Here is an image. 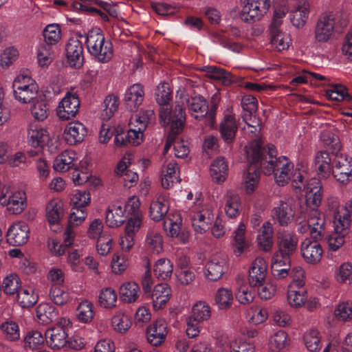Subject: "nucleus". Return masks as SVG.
I'll use <instances>...</instances> for the list:
<instances>
[{
	"mask_svg": "<svg viewBox=\"0 0 352 352\" xmlns=\"http://www.w3.org/2000/svg\"><path fill=\"white\" fill-rule=\"evenodd\" d=\"M38 87H34L28 90L13 91L15 99L20 103L28 104L34 101L38 98Z\"/></svg>",
	"mask_w": 352,
	"mask_h": 352,
	"instance_id": "obj_61",
	"label": "nucleus"
},
{
	"mask_svg": "<svg viewBox=\"0 0 352 352\" xmlns=\"http://www.w3.org/2000/svg\"><path fill=\"white\" fill-rule=\"evenodd\" d=\"M144 91L142 85L134 84L126 91L124 100L126 107L130 111L135 110L143 102Z\"/></svg>",
	"mask_w": 352,
	"mask_h": 352,
	"instance_id": "obj_28",
	"label": "nucleus"
},
{
	"mask_svg": "<svg viewBox=\"0 0 352 352\" xmlns=\"http://www.w3.org/2000/svg\"><path fill=\"white\" fill-rule=\"evenodd\" d=\"M352 221V199L345 203L342 208V214L338 217L336 229L339 231L346 232L349 230Z\"/></svg>",
	"mask_w": 352,
	"mask_h": 352,
	"instance_id": "obj_46",
	"label": "nucleus"
},
{
	"mask_svg": "<svg viewBox=\"0 0 352 352\" xmlns=\"http://www.w3.org/2000/svg\"><path fill=\"white\" fill-rule=\"evenodd\" d=\"M179 168L176 162L172 160L163 165L161 172V183L164 188L169 189L179 183Z\"/></svg>",
	"mask_w": 352,
	"mask_h": 352,
	"instance_id": "obj_23",
	"label": "nucleus"
},
{
	"mask_svg": "<svg viewBox=\"0 0 352 352\" xmlns=\"http://www.w3.org/2000/svg\"><path fill=\"white\" fill-rule=\"evenodd\" d=\"M87 134L86 126L79 121L69 122L63 132L65 142L71 146L82 142Z\"/></svg>",
	"mask_w": 352,
	"mask_h": 352,
	"instance_id": "obj_13",
	"label": "nucleus"
},
{
	"mask_svg": "<svg viewBox=\"0 0 352 352\" xmlns=\"http://www.w3.org/2000/svg\"><path fill=\"white\" fill-rule=\"evenodd\" d=\"M164 239L160 231L155 228H149L145 234L144 245L149 252L160 254L163 250Z\"/></svg>",
	"mask_w": 352,
	"mask_h": 352,
	"instance_id": "obj_26",
	"label": "nucleus"
},
{
	"mask_svg": "<svg viewBox=\"0 0 352 352\" xmlns=\"http://www.w3.org/2000/svg\"><path fill=\"white\" fill-rule=\"evenodd\" d=\"M304 342L310 352H318L321 349L322 343L320 333L317 330L310 329L304 335Z\"/></svg>",
	"mask_w": 352,
	"mask_h": 352,
	"instance_id": "obj_53",
	"label": "nucleus"
},
{
	"mask_svg": "<svg viewBox=\"0 0 352 352\" xmlns=\"http://www.w3.org/2000/svg\"><path fill=\"white\" fill-rule=\"evenodd\" d=\"M224 210L226 215L231 219L239 216L241 206V198L239 195L232 191H228L224 195Z\"/></svg>",
	"mask_w": 352,
	"mask_h": 352,
	"instance_id": "obj_39",
	"label": "nucleus"
},
{
	"mask_svg": "<svg viewBox=\"0 0 352 352\" xmlns=\"http://www.w3.org/2000/svg\"><path fill=\"white\" fill-rule=\"evenodd\" d=\"M303 213L302 201L292 196L284 197L272 210V218L281 226H288L295 217L298 223H302L301 215Z\"/></svg>",
	"mask_w": 352,
	"mask_h": 352,
	"instance_id": "obj_2",
	"label": "nucleus"
},
{
	"mask_svg": "<svg viewBox=\"0 0 352 352\" xmlns=\"http://www.w3.org/2000/svg\"><path fill=\"white\" fill-rule=\"evenodd\" d=\"M241 18L245 22L259 21L270 7V0H241Z\"/></svg>",
	"mask_w": 352,
	"mask_h": 352,
	"instance_id": "obj_7",
	"label": "nucleus"
},
{
	"mask_svg": "<svg viewBox=\"0 0 352 352\" xmlns=\"http://www.w3.org/2000/svg\"><path fill=\"white\" fill-rule=\"evenodd\" d=\"M289 344L287 334L282 330L276 331L270 339V348L273 352H280Z\"/></svg>",
	"mask_w": 352,
	"mask_h": 352,
	"instance_id": "obj_59",
	"label": "nucleus"
},
{
	"mask_svg": "<svg viewBox=\"0 0 352 352\" xmlns=\"http://www.w3.org/2000/svg\"><path fill=\"white\" fill-rule=\"evenodd\" d=\"M36 317L41 324H47L56 320L58 312L50 303H41L36 310Z\"/></svg>",
	"mask_w": 352,
	"mask_h": 352,
	"instance_id": "obj_43",
	"label": "nucleus"
},
{
	"mask_svg": "<svg viewBox=\"0 0 352 352\" xmlns=\"http://www.w3.org/2000/svg\"><path fill=\"white\" fill-rule=\"evenodd\" d=\"M211 316V309L209 305L204 301L196 302L192 308V314L190 318L202 322L208 320Z\"/></svg>",
	"mask_w": 352,
	"mask_h": 352,
	"instance_id": "obj_49",
	"label": "nucleus"
},
{
	"mask_svg": "<svg viewBox=\"0 0 352 352\" xmlns=\"http://www.w3.org/2000/svg\"><path fill=\"white\" fill-rule=\"evenodd\" d=\"M32 103L30 111L32 116L39 121L45 120L50 112L47 102L44 100L37 98L34 101H32Z\"/></svg>",
	"mask_w": 352,
	"mask_h": 352,
	"instance_id": "obj_52",
	"label": "nucleus"
},
{
	"mask_svg": "<svg viewBox=\"0 0 352 352\" xmlns=\"http://www.w3.org/2000/svg\"><path fill=\"white\" fill-rule=\"evenodd\" d=\"M119 98L113 94L108 95L103 101V109L101 117L103 120H109L119 107Z\"/></svg>",
	"mask_w": 352,
	"mask_h": 352,
	"instance_id": "obj_51",
	"label": "nucleus"
},
{
	"mask_svg": "<svg viewBox=\"0 0 352 352\" xmlns=\"http://www.w3.org/2000/svg\"><path fill=\"white\" fill-rule=\"evenodd\" d=\"M66 56L72 67L79 68L84 61L83 47L77 38H71L66 45Z\"/></svg>",
	"mask_w": 352,
	"mask_h": 352,
	"instance_id": "obj_17",
	"label": "nucleus"
},
{
	"mask_svg": "<svg viewBox=\"0 0 352 352\" xmlns=\"http://www.w3.org/2000/svg\"><path fill=\"white\" fill-rule=\"evenodd\" d=\"M147 340L153 346H159L165 341L167 335V324L160 319L147 328Z\"/></svg>",
	"mask_w": 352,
	"mask_h": 352,
	"instance_id": "obj_24",
	"label": "nucleus"
},
{
	"mask_svg": "<svg viewBox=\"0 0 352 352\" xmlns=\"http://www.w3.org/2000/svg\"><path fill=\"white\" fill-rule=\"evenodd\" d=\"M302 223L298 228V231L304 233L309 230L311 236L316 240H320L324 234L325 221L323 216L318 210H304L301 215Z\"/></svg>",
	"mask_w": 352,
	"mask_h": 352,
	"instance_id": "obj_6",
	"label": "nucleus"
},
{
	"mask_svg": "<svg viewBox=\"0 0 352 352\" xmlns=\"http://www.w3.org/2000/svg\"><path fill=\"white\" fill-rule=\"evenodd\" d=\"M246 155H248L247 153ZM247 158L250 163V166L245 177V189L247 193H252L255 190L259 182L260 172L258 167H260V162H252L248 155H247Z\"/></svg>",
	"mask_w": 352,
	"mask_h": 352,
	"instance_id": "obj_38",
	"label": "nucleus"
},
{
	"mask_svg": "<svg viewBox=\"0 0 352 352\" xmlns=\"http://www.w3.org/2000/svg\"><path fill=\"white\" fill-rule=\"evenodd\" d=\"M77 160V154L73 150H65L58 155L54 161V170L60 172H66L75 165Z\"/></svg>",
	"mask_w": 352,
	"mask_h": 352,
	"instance_id": "obj_34",
	"label": "nucleus"
},
{
	"mask_svg": "<svg viewBox=\"0 0 352 352\" xmlns=\"http://www.w3.org/2000/svg\"><path fill=\"white\" fill-rule=\"evenodd\" d=\"M274 228L272 223L265 221L263 223L256 236L258 245L264 252H269L273 246Z\"/></svg>",
	"mask_w": 352,
	"mask_h": 352,
	"instance_id": "obj_33",
	"label": "nucleus"
},
{
	"mask_svg": "<svg viewBox=\"0 0 352 352\" xmlns=\"http://www.w3.org/2000/svg\"><path fill=\"white\" fill-rule=\"evenodd\" d=\"M326 95L329 99L335 101H349L351 99L346 87L340 84L331 85L326 91Z\"/></svg>",
	"mask_w": 352,
	"mask_h": 352,
	"instance_id": "obj_57",
	"label": "nucleus"
},
{
	"mask_svg": "<svg viewBox=\"0 0 352 352\" xmlns=\"http://www.w3.org/2000/svg\"><path fill=\"white\" fill-rule=\"evenodd\" d=\"M168 205L166 197L162 194H158L153 199L150 206V217L155 221H160L168 212Z\"/></svg>",
	"mask_w": 352,
	"mask_h": 352,
	"instance_id": "obj_37",
	"label": "nucleus"
},
{
	"mask_svg": "<svg viewBox=\"0 0 352 352\" xmlns=\"http://www.w3.org/2000/svg\"><path fill=\"white\" fill-rule=\"evenodd\" d=\"M76 316L78 319L84 323L90 322L94 315V305L87 300H82L77 307Z\"/></svg>",
	"mask_w": 352,
	"mask_h": 352,
	"instance_id": "obj_54",
	"label": "nucleus"
},
{
	"mask_svg": "<svg viewBox=\"0 0 352 352\" xmlns=\"http://www.w3.org/2000/svg\"><path fill=\"white\" fill-rule=\"evenodd\" d=\"M332 24L331 16L324 14L318 19L314 30V38L317 42L326 43L330 40L335 31Z\"/></svg>",
	"mask_w": 352,
	"mask_h": 352,
	"instance_id": "obj_20",
	"label": "nucleus"
},
{
	"mask_svg": "<svg viewBox=\"0 0 352 352\" xmlns=\"http://www.w3.org/2000/svg\"><path fill=\"white\" fill-rule=\"evenodd\" d=\"M335 170L332 173L335 179L341 184H346L352 179V158L344 154L337 155L334 161Z\"/></svg>",
	"mask_w": 352,
	"mask_h": 352,
	"instance_id": "obj_9",
	"label": "nucleus"
},
{
	"mask_svg": "<svg viewBox=\"0 0 352 352\" xmlns=\"http://www.w3.org/2000/svg\"><path fill=\"white\" fill-rule=\"evenodd\" d=\"M118 295L111 287H105L100 290L98 296V304L104 309H111L116 307Z\"/></svg>",
	"mask_w": 352,
	"mask_h": 352,
	"instance_id": "obj_47",
	"label": "nucleus"
},
{
	"mask_svg": "<svg viewBox=\"0 0 352 352\" xmlns=\"http://www.w3.org/2000/svg\"><path fill=\"white\" fill-rule=\"evenodd\" d=\"M38 296L32 288H23L17 293V302L24 308H29L36 303Z\"/></svg>",
	"mask_w": 352,
	"mask_h": 352,
	"instance_id": "obj_56",
	"label": "nucleus"
},
{
	"mask_svg": "<svg viewBox=\"0 0 352 352\" xmlns=\"http://www.w3.org/2000/svg\"><path fill=\"white\" fill-rule=\"evenodd\" d=\"M119 292L122 301L132 303L135 302L139 298L140 288L135 282H127L120 286Z\"/></svg>",
	"mask_w": 352,
	"mask_h": 352,
	"instance_id": "obj_42",
	"label": "nucleus"
},
{
	"mask_svg": "<svg viewBox=\"0 0 352 352\" xmlns=\"http://www.w3.org/2000/svg\"><path fill=\"white\" fill-rule=\"evenodd\" d=\"M267 270V264L263 258H256L249 270L248 282L251 287H259L264 283Z\"/></svg>",
	"mask_w": 352,
	"mask_h": 352,
	"instance_id": "obj_16",
	"label": "nucleus"
},
{
	"mask_svg": "<svg viewBox=\"0 0 352 352\" xmlns=\"http://www.w3.org/2000/svg\"><path fill=\"white\" fill-rule=\"evenodd\" d=\"M75 236V230L70 227H67L64 232V243L63 244L54 239L48 241V247L50 252L57 256L63 254L66 251V248L73 243Z\"/></svg>",
	"mask_w": 352,
	"mask_h": 352,
	"instance_id": "obj_36",
	"label": "nucleus"
},
{
	"mask_svg": "<svg viewBox=\"0 0 352 352\" xmlns=\"http://www.w3.org/2000/svg\"><path fill=\"white\" fill-rule=\"evenodd\" d=\"M227 270L228 264L226 258L215 255L206 263L204 276L210 281H217L222 278Z\"/></svg>",
	"mask_w": 352,
	"mask_h": 352,
	"instance_id": "obj_11",
	"label": "nucleus"
},
{
	"mask_svg": "<svg viewBox=\"0 0 352 352\" xmlns=\"http://www.w3.org/2000/svg\"><path fill=\"white\" fill-rule=\"evenodd\" d=\"M318 240L311 241L305 239L300 245V251L305 261L310 264L318 263L322 258L323 250L318 242Z\"/></svg>",
	"mask_w": 352,
	"mask_h": 352,
	"instance_id": "obj_15",
	"label": "nucleus"
},
{
	"mask_svg": "<svg viewBox=\"0 0 352 352\" xmlns=\"http://www.w3.org/2000/svg\"><path fill=\"white\" fill-rule=\"evenodd\" d=\"M314 166L320 177H328L333 168L329 153L324 151H318L315 156Z\"/></svg>",
	"mask_w": 352,
	"mask_h": 352,
	"instance_id": "obj_32",
	"label": "nucleus"
},
{
	"mask_svg": "<svg viewBox=\"0 0 352 352\" xmlns=\"http://www.w3.org/2000/svg\"><path fill=\"white\" fill-rule=\"evenodd\" d=\"M179 102L184 107L186 103L190 115L195 119L204 118L208 111V105L206 100L201 96L181 98Z\"/></svg>",
	"mask_w": 352,
	"mask_h": 352,
	"instance_id": "obj_18",
	"label": "nucleus"
},
{
	"mask_svg": "<svg viewBox=\"0 0 352 352\" xmlns=\"http://www.w3.org/2000/svg\"><path fill=\"white\" fill-rule=\"evenodd\" d=\"M335 316L342 321H349L352 319V301L346 300L340 302L334 311Z\"/></svg>",
	"mask_w": 352,
	"mask_h": 352,
	"instance_id": "obj_64",
	"label": "nucleus"
},
{
	"mask_svg": "<svg viewBox=\"0 0 352 352\" xmlns=\"http://www.w3.org/2000/svg\"><path fill=\"white\" fill-rule=\"evenodd\" d=\"M26 195L23 190H16L8 196L0 197V203L7 207V210L14 214H20L25 208Z\"/></svg>",
	"mask_w": 352,
	"mask_h": 352,
	"instance_id": "obj_14",
	"label": "nucleus"
},
{
	"mask_svg": "<svg viewBox=\"0 0 352 352\" xmlns=\"http://www.w3.org/2000/svg\"><path fill=\"white\" fill-rule=\"evenodd\" d=\"M306 204L302 205V210H318L322 201V187L318 179H314L306 186Z\"/></svg>",
	"mask_w": 352,
	"mask_h": 352,
	"instance_id": "obj_19",
	"label": "nucleus"
},
{
	"mask_svg": "<svg viewBox=\"0 0 352 352\" xmlns=\"http://www.w3.org/2000/svg\"><path fill=\"white\" fill-rule=\"evenodd\" d=\"M49 139L46 129L39 126H31L28 130V142L33 147L42 146Z\"/></svg>",
	"mask_w": 352,
	"mask_h": 352,
	"instance_id": "obj_44",
	"label": "nucleus"
},
{
	"mask_svg": "<svg viewBox=\"0 0 352 352\" xmlns=\"http://www.w3.org/2000/svg\"><path fill=\"white\" fill-rule=\"evenodd\" d=\"M0 330L4 338L9 341L14 342L20 338V331L16 322L10 320L0 324Z\"/></svg>",
	"mask_w": 352,
	"mask_h": 352,
	"instance_id": "obj_55",
	"label": "nucleus"
},
{
	"mask_svg": "<svg viewBox=\"0 0 352 352\" xmlns=\"http://www.w3.org/2000/svg\"><path fill=\"white\" fill-rule=\"evenodd\" d=\"M131 164V155H125L118 162L115 170L117 175L122 177L124 186L129 188L135 185L139 179L138 175L135 172L128 169Z\"/></svg>",
	"mask_w": 352,
	"mask_h": 352,
	"instance_id": "obj_22",
	"label": "nucleus"
},
{
	"mask_svg": "<svg viewBox=\"0 0 352 352\" xmlns=\"http://www.w3.org/2000/svg\"><path fill=\"white\" fill-rule=\"evenodd\" d=\"M45 42L47 45H56L61 38V30L58 24L47 25L43 30Z\"/></svg>",
	"mask_w": 352,
	"mask_h": 352,
	"instance_id": "obj_58",
	"label": "nucleus"
},
{
	"mask_svg": "<svg viewBox=\"0 0 352 352\" xmlns=\"http://www.w3.org/2000/svg\"><path fill=\"white\" fill-rule=\"evenodd\" d=\"M234 254L239 256L249 247V243L245 239V226L241 223L233 233V242Z\"/></svg>",
	"mask_w": 352,
	"mask_h": 352,
	"instance_id": "obj_41",
	"label": "nucleus"
},
{
	"mask_svg": "<svg viewBox=\"0 0 352 352\" xmlns=\"http://www.w3.org/2000/svg\"><path fill=\"white\" fill-rule=\"evenodd\" d=\"M271 44L277 51L287 49L291 43L290 36L280 30H271Z\"/></svg>",
	"mask_w": 352,
	"mask_h": 352,
	"instance_id": "obj_50",
	"label": "nucleus"
},
{
	"mask_svg": "<svg viewBox=\"0 0 352 352\" xmlns=\"http://www.w3.org/2000/svg\"><path fill=\"white\" fill-rule=\"evenodd\" d=\"M79 107L80 100L77 95L67 92L57 107V116L63 120L72 119L78 112Z\"/></svg>",
	"mask_w": 352,
	"mask_h": 352,
	"instance_id": "obj_10",
	"label": "nucleus"
},
{
	"mask_svg": "<svg viewBox=\"0 0 352 352\" xmlns=\"http://www.w3.org/2000/svg\"><path fill=\"white\" fill-rule=\"evenodd\" d=\"M82 254V250L78 249H72L68 252L67 262L73 272L77 273L84 272L85 267L80 262Z\"/></svg>",
	"mask_w": 352,
	"mask_h": 352,
	"instance_id": "obj_60",
	"label": "nucleus"
},
{
	"mask_svg": "<svg viewBox=\"0 0 352 352\" xmlns=\"http://www.w3.org/2000/svg\"><path fill=\"white\" fill-rule=\"evenodd\" d=\"M21 287V280L16 274H10L6 276L3 281V291L6 294L13 295L18 293Z\"/></svg>",
	"mask_w": 352,
	"mask_h": 352,
	"instance_id": "obj_63",
	"label": "nucleus"
},
{
	"mask_svg": "<svg viewBox=\"0 0 352 352\" xmlns=\"http://www.w3.org/2000/svg\"><path fill=\"white\" fill-rule=\"evenodd\" d=\"M309 13V4L305 0L299 1L289 15L292 25L297 28H302L307 23Z\"/></svg>",
	"mask_w": 352,
	"mask_h": 352,
	"instance_id": "obj_29",
	"label": "nucleus"
},
{
	"mask_svg": "<svg viewBox=\"0 0 352 352\" xmlns=\"http://www.w3.org/2000/svg\"><path fill=\"white\" fill-rule=\"evenodd\" d=\"M68 334L64 327L56 326L45 333L46 343L52 349H60L67 345Z\"/></svg>",
	"mask_w": 352,
	"mask_h": 352,
	"instance_id": "obj_21",
	"label": "nucleus"
},
{
	"mask_svg": "<svg viewBox=\"0 0 352 352\" xmlns=\"http://www.w3.org/2000/svg\"><path fill=\"white\" fill-rule=\"evenodd\" d=\"M214 219L212 209L207 206H202L197 210L192 211L190 220L192 226L197 233L203 234L209 228Z\"/></svg>",
	"mask_w": 352,
	"mask_h": 352,
	"instance_id": "obj_8",
	"label": "nucleus"
},
{
	"mask_svg": "<svg viewBox=\"0 0 352 352\" xmlns=\"http://www.w3.org/2000/svg\"><path fill=\"white\" fill-rule=\"evenodd\" d=\"M63 203L58 200H51L46 207V217L50 224H58L63 217Z\"/></svg>",
	"mask_w": 352,
	"mask_h": 352,
	"instance_id": "obj_45",
	"label": "nucleus"
},
{
	"mask_svg": "<svg viewBox=\"0 0 352 352\" xmlns=\"http://www.w3.org/2000/svg\"><path fill=\"white\" fill-rule=\"evenodd\" d=\"M125 209L123 203L116 201L110 205L106 211V223L111 228L120 226L125 221Z\"/></svg>",
	"mask_w": 352,
	"mask_h": 352,
	"instance_id": "obj_27",
	"label": "nucleus"
},
{
	"mask_svg": "<svg viewBox=\"0 0 352 352\" xmlns=\"http://www.w3.org/2000/svg\"><path fill=\"white\" fill-rule=\"evenodd\" d=\"M155 120V113L152 109L141 110L138 114L132 116L129 122V129L126 135V141L138 146L143 140V131L148 124Z\"/></svg>",
	"mask_w": 352,
	"mask_h": 352,
	"instance_id": "obj_4",
	"label": "nucleus"
},
{
	"mask_svg": "<svg viewBox=\"0 0 352 352\" xmlns=\"http://www.w3.org/2000/svg\"><path fill=\"white\" fill-rule=\"evenodd\" d=\"M238 126L232 115H226L220 124V133L225 142L230 144L234 140Z\"/></svg>",
	"mask_w": 352,
	"mask_h": 352,
	"instance_id": "obj_35",
	"label": "nucleus"
},
{
	"mask_svg": "<svg viewBox=\"0 0 352 352\" xmlns=\"http://www.w3.org/2000/svg\"><path fill=\"white\" fill-rule=\"evenodd\" d=\"M277 252L285 255L292 256L296 250L298 245V237L293 233L288 231H283L278 233Z\"/></svg>",
	"mask_w": 352,
	"mask_h": 352,
	"instance_id": "obj_25",
	"label": "nucleus"
},
{
	"mask_svg": "<svg viewBox=\"0 0 352 352\" xmlns=\"http://www.w3.org/2000/svg\"><path fill=\"white\" fill-rule=\"evenodd\" d=\"M171 295L170 287L163 283L155 286L151 294L153 306L155 310L163 308L169 300Z\"/></svg>",
	"mask_w": 352,
	"mask_h": 352,
	"instance_id": "obj_31",
	"label": "nucleus"
},
{
	"mask_svg": "<svg viewBox=\"0 0 352 352\" xmlns=\"http://www.w3.org/2000/svg\"><path fill=\"white\" fill-rule=\"evenodd\" d=\"M159 116L161 124L164 126L170 125L171 133L178 134L185 123V107L179 100H177L173 109L168 105L160 107Z\"/></svg>",
	"mask_w": 352,
	"mask_h": 352,
	"instance_id": "obj_5",
	"label": "nucleus"
},
{
	"mask_svg": "<svg viewBox=\"0 0 352 352\" xmlns=\"http://www.w3.org/2000/svg\"><path fill=\"white\" fill-rule=\"evenodd\" d=\"M228 167L225 158L219 157L210 165V175L214 182L222 183L228 174Z\"/></svg>",
	"mask_w": 352,
	"mask_h": 352,
	"instance_id": "obj_40",
	"label": "nucleus"
},
{
	"mask_svg": "<svg viewBox=\"0 0 352 352\" xmlns=\"http://www.w3.org/2000/svg\"><path fill=\"white\" fill-rule=\"evenodd\" d=\"M307 298V289L302 287V283L289 285L287 300L291 307L298 308L303 306Z\"/></svg>",
	"mask_w": 352,
	"mask_h": 352,
	"instance_id": "obj_30",
	"label": "nucleus"
},
{
	"mask_svg": "<svg viewBox=\"0 0 352 352\" xmlns=\"http://www.w3.org/2000/svg\"><path fill=\"white\" fill-rule=\"evenodd\" d=\"M85 44L88 52L98 62L107 63L112 58V43L106 40L100 29L94 28L90 30L87 34Z\"/></svg>",
	"mask_w": 352,
	"mask_h": 352,
	"instance_id": "obj_3",
	"label": "nucleus"
},
{
	"mask_svg": "<svg viewBox=\"0 0 352 352\" xmlns=\"http://www.w3.org/2000/svg\"><path fill=\"white\" fill-rule=\"evenodd\" d=\"M276 150L272 144L261 148L258 142H252L247 148V153L252 162H260V168L265 175L274 174L275 182L280 186L292 178L294 164L285 156L276 157Z\"/></svg>",
	"mask_w": 352,
	"mask_h": 352,
	"instance_id": "obj_1",
	"label": "nucleus"
},
{
	"mask_svg": "<svg viewBox=\"0 0 352 352\" xmlns=\"http://www.w3.org/2000/svg\"><path fill=\"white\" fill-rule=\"evenodd\" d=\"M29 234L28 225L25 222L18 221L9 228L6 234L7 241L11 245L21 246L28 242Z\"/></svg>",
	"mask_w": 352,
	"mask_h": 352,
	"instance_id": "obj_12",
	"label": "nucleus"
},
{
	"mask_svg": "<svg viewBox=\"0 0 352 352\" xmlns=\"http://www.w3.org/2000/svg\"><path fill=\"white\" fill-rule=\"evenodd\" d=\"M153 271L155 276L158 279L166 280L169 279L172 276L173 265L168 258H160L154 265Z\"/></svg>",
	"mask_w": 352,
	"mask_h": 352,
	"instance_id": "obj_48",
	"label": "nucleus"
},
{
	"mask_svg": "<svg viewBox=\"0 0 352 352\" xmlns=\"http://www.w3.org/2000/svg\"><path fill=\"white\" fill-rule=\"evenodd\" d=\"M335 278L340 283L352 284V264L344 263L335 272Z\"/></svg>",
	"mask_w": 352,
	"mask_h": 352,
	"instance_id": "obj_62",
	"label": "nucleus"
}]
</instances>
